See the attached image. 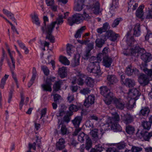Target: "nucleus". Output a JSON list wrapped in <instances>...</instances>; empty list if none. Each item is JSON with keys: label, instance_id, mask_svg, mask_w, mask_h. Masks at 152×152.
Returning <instances> with one entry per match:
<instances>
[{"label": "nucleus", "instance_id": "obj_1", "mask_svg": "<svg viewBox=\"0 0 152 152\" xmlns=\"http://www.w3.org/2000/svg\"><path fill=\"white\" fill-rule=\"evenodd\" d=\"M131 37L130 32H128L124 38V39L126 40L128 47L124 51L123 54L126 56H130L133 58L134 57L140 56L141 59L145 62L144 64L150 61L152 58L151 54L146 53L143 48L137 46V42Z\"/></svg>", "mask_w": 152, "mask_h": 152}, {"label": "nucleus", "instance_id": "obj_2", "mask_svg": "<svg viewBox=\"0 0 152 152\" xmlns=\"http://www.w3.org/2000/svg\"><path fill=\"white\" fill-rule=\"evenodd\" d=\"M69 14V12H67L64 13L63 16L59 14L56 21L53 22L48 25H47V24L49 22L48 18L46 16H43L44 24L42 26L41 30L43 34L46 35V39H48L50 42L53 43L55 41V38L51 34L54 28L56 26V29L58 30L59 25L61 24L63 22V18H66Z\"/></svg>", "mask_w": 152, "mask_h": 152}, {"label": "nucleus", "instance_id": "obj_3", "mask_svg": "<svg viewBox=\"0 0 152 152\" xmlns=\"http://www.w3.org/2000/svg\"><path fill=\"white\" fill-rule=\"evenodd\" d=\"M108 51V48L105 47L102 51V53L98 54L97 57L92 56L89 60L90 63L87 68L88 72L93 73L96 77L101 76L102 73L101 71L99 65V63L102 61V58L106 55V54Z\"/></svg>", "mask_w": 152, "mask_h": 152}, {"label": "nucleus", "instance_id": "obj_4", "mask_svg": "<svg viewBox=\"0 0 152 152\" xmlns=\"http://www.w3.org/2000/svg\"><path fill=\"white\" fill-rule=\"evenodd\" d=\"M147 64H141L140 67L144 72L148 75L143 74H141L138 77V81L140 85L143 86L147 85L150 80H152V65L151 66V69H148L147 68Z\"/></svg>", "mask_w": 152, "mask_h": 152}, {"label": "nucleus", "instance_id": "obj_5", "mask_svg": "<svg viewBox=\"0 0 152 152\" xmlns=\"http://www.w3.org/2000/svg\"><path fill=\"white\" fill-rule=\"evenodd\" d=\"M86 79L85 82L86 85L90 87H93L94 84V81L92 78L87 77L83 74L79 72L78 75L76 77H74L72 78V83L75 84L77 83L78 85L82 86L84 83V80Z\"/></svg>", "mask_w": 152, "mask_h": 152}, {"label": "nucleus", "instance_id": "obj_6", "mask_svg": "<svg viewBox=\"0 0 152 152\" xmlns=\"http://www.w3.org/2000/svg\"><path fill=\"white\" fill-rule=\"evenodd\" d=\"M140 95V92L137 89L134 88L130 90L127 93L124 94L125 99L130 104L129 107H135L136 101L139 99Z\"/></svg>", "mask_w": 152, "mask_h": 152}, {"label": "nucleus", "instance_id": "obj_7", "mask_svg": "<svg viewBox=\"0 0 152 152\" xmlns=\"http://www.w3.org/2000/svg\"><path fill=\"white\" fill-rule=\"evenodd\" d=\"M113 109L111 110L110 113L112 116L108 118V121L111 124L110 127L111 130L115 132H121L122 130V127L118 124L120 120L119 115L116 112H113L112 111Z\"/></svg>", "mask_w": 152, "mask_h": 152}, {"label": "nucleus", "instance_id": "obj_8", "mask_svg": "<svg viewBox=\"0 0 152 152\" xmlns=\"http://www.w3.org/2000/svg\"><path fill=\"white\" fill-rule=\"evenodd\" d=\"M91 18L90 16L84 12L83 15L77 13L74 14L72 18H69L68 20L70 25L72 26L75 23L79 24L82 22L83 20H88Z\"/></svg>", "mask_w": 152, "mask_h": 152}, {"label": "nucleus", "instance_id": "obj_9", "mask_svg": "<svg viewBox=\"0 0 152 152\" xmlns=\"http://www.w3.org/2000/svg\"><path fill=\"white\" fill-rule=\"evenodd\" d=\"M90 2L86 5V11L90 14L99 15L101 13L99 0H89Z\"/></svg>", "mask_w": 152, "mask_h": 152}, {"label": "nucleus", "instance_id": "obj_10", "mask_svg": "<svg viewBox=\"0 0 152 152\" xmlns=\"http://www.w3.org/2000/svg\"><path fill=\"white\" fill-rule=\"evenodd\" d=\"M100 92L104 97V101L107 104H110L112 102V100L114 97L113 93L106 86H102L100 88Z\"/></svg>", "mask_w": 152, "mask_h": 152}, {"label": "nucleus", "instance_id": "obj_11", "mask_svg": "<svg viewBox=\"0 0 152 152\" xmlns=\"http://www.w3.org/2000/svg\"><path fill=\"white\" fill-rule=\"evenodd\" d=\"M124 102L121 99H118L114 96L112 100V102H113L116 107L119 109H123L125 107L129 110L133 108V107H129V106H130V104L128 103L127 100H125L124 97Z\"/></svg>", "mask_w": 152, "mask_h": 152}, {"label": "nucleus", "instance_id": "obj_12", "mask_svg": "<svg viewBox=\"0 0 152 152\" xmlns=\"http://www.w3.org/2000/svg\"><path fill=\"white\" fill-rule=\"evenodd\" d=\"M111 118L110 117H107L103 118L104 120L103 122H101L100 124V126L101 127L100 131L102 134L100 136H102V134L104 132V131L107 130L111 129V124L108 121V118Z\"/></svg>", "mask_w": 152, "mask_h": 152}, {"label": "nucleus", "instance_id": "obj_13", "mask_svg": "<svg viewBox=\"0 0 152 152\" xmlns=\"http://www.w3.org/2000/svg\"><path fill=\"white\" fill-rule=\"evenodd\" d=\"M55 77H48L46 80L45 83L42 85V89L44 91L51 92L52 89L51 88L52 82L55 80Z\"/></svg>", "mask_w": 152, "mask_h": 152}, {"label": "nucleus", "instance_id": "obj_14", "mask_svg": "<svg viewBox=\"0 0 152 152\" xmlns=\"http://www.w3.org/2000/svg\"><path fill=\"white\" fill-rule=\"evenodd\" d=\"M137 136L140 139L145 141H148L152 136V132L148 133L144 131H142L140 134L139 132L136 134Z\"/></svg>", "mask_w": 152, "mask_h": 152}, {"label": "nucleus", "instance_id": "obj_15", "mask_svg": "<svg viewBox=\"0 0 152 152\" xmlns=\"http://www.w3.org/2000/svg\"><path fill=\"white\" fill-rule=\"evenodd\" d=\"M12 64L9 60L7 61V63L9 66L12 70H13L15 68V61L14 56H15V53L14 51H10L9 49H7Z\"/></svg>", "mask_w": 152, "mask_h": 152}, {"label": "nucleus", "instance_id": "obj_16", "mask_svg": "<svg viewBox=\"0 0 152 152\" xmlns=\"http://www.w3.org/2000/svg\"><path fill=\"white\" fill-rule=\"evenodd\" d=\"M95 99V97L93 95H90L85 99L84 103V106L87 107L90 106L94 103Z\"/></svg>", "mask_w": 152, "mask_h": 152}, {"label": "nucleus", "instance_id": "obj_17", "mask_svg": "<svg viewBox=\"0 0 152 152\" xmlns=\"http://www.w3.org/2000/svg\"><path fill=\"white\" fill-rule=\"evenodd\" d=\"M85 0H75L74 10L77 11H81L84 6Z\"/></svg>", "mask_w": 152, "mask_h": 152}, {"label": "nucleus", "instance_id": "obj_18", "mask_svg": "<svg viewBox=\"0 0 152 152\" xmlns=\"http://www.w3.org/2000/svg\"><path fill=\"white\" fill-rule=\"evenodd\" d=\"M119 37L118 34H116L112 31H109L106 33L105 38H109L110 39L113 41H115Z\"/></svg>", "mask_w": 152, "mask_h": 152}, {"label": "nucleus", "instance_id": "obj_19", "mask_svg": "<svg viewBox=\"0 0 152 152\" xmlns=\"http://www.w3.org/2000/svg\"><path fill=\"white\" fill-rule=\"evenodd\" d=\"M103 57V59L102 61L103 65L106 67H109L113 62L112 59L109 57L107 56H106Z\"/></svg>", "mask_w": 152, "mask_h": 152}, {"label": "nucleus", "instance_id": "obj_20", "mask_svg": "<svg viewBox=\"0 0 152 152\" xmlns=\"http://www.w3.org/2000/svg\"><path fill=\"white\" fill-rule=\"evenodd\" d=\"M67 68L63 66L59 68L58 73L61 78H64L67 76Z\"/></svg>", "mask_w": 152, "mask_h": 152}, {"label": "nucleus", "instance_id": "obj_21", "mask_svg": "<svg viewBox=\"0 0 152 152\" xmlns=\"http://www.w3.org/2000/svg\"><path fill=\"white\" fill-rule=\"evenodd\" d=\"M94 43H90L88 45L86 51L84 53L83 57L85 59L88 58L89 56L90 55V51L93 48Z\"/></svg>", "mask_w": 152, "mask_h": 152}, {"label": "nucleus", "instance_id": "obj_22", "mask_svg": "<svg viewBox=\"0 0 152 152\" xmlns=\"http://www.w3.org/2000/svg\"><path fill=\"white\" fill-rule=\"evenodd\" d=\"M113 0L112 5L111 6L110 8V12L112 15L111 16H113V14H114L115 9L118 7V0Z\"/></svg>", "mask_w": 152, "mask_h": 152}, {"label": "nucleus", "instance_id": "obj_23", "mask_svg": "<svg viewBox=\"0 0 152 152\" xmlns=\"http://www.w3.org/2000/svg\"><path fill=\"white\" fill-rule=\"evenodd\" d=\"M65 141L63 138L59 139L58 141L56 142V146L57 150H61L63 149L65 147Z\"/></svg>", "mask_w": 152, "mask_h": 152}, {"label": "nucleus", "instance_id": "obj_24", "mask_svg": "<svg viewBox=\"0 0 152 152\" xmlns=\"http://www.w3.org/2000/svg\"><path fill=\"white\" fill-rule=\"evenodd\" d=\"M121 119L126 124L130 123L133 121V117L130 114H126L123 115H121Z\"/></svg>", "mask_w": 152, "mask_h": 152}, {"label": "nucleus", "instance_id": "obj_25", "mask_svg": "<svg viewBox=\"0 0 152 152\" xmlns=\"http://www.w3.org/2000/svg\"><path fill=\"white\" fill-rule=\"evenodd\" d=\"M36 143L34 142L33 144L29 143L28 145L29 147V150L27 152H31L30 150L31 148H33L34 150H36V146L37 145L38 147L40 146L41 144V140L40 139H39L38 137H36Z\"/></svg>", "mask_w": 152, "mask_h": 152}, {"label": "nucleus", "instance_id": "obj_26", "mask_svg": "<svg viewBox=\"0 0 152 152\" xmlns=\"http://www.w3.org/2000/svg\"><path fill=\"white\" fill-rule=\"evenodd\" d=\"M31 16L32 22L36 25L38 26H39L40 23L38 15L35 12H34L31 15Z\"/></svg>", "mask_w": 152, "mask_h": 152}, {"label": "nucleus", "instance_id": "obj_27", "mask_svg": "<svg viewBox=\"0 0 152 152\" xmlns=\"http://www.w3.org/2000/svg\"><path fill=\"white\" fill-rule=\"evenodd\" d=\"M144 7V6L142 4L140 6L136 12V16L140 18H142L144 15L143 9Z\"/></svg>", "mask_w": 152, "mask_h": 152}, {"label": "nucleus", "instance_id": "obj_28", "mask_svg": "<svg viewBox=\"0 0 152 152\" xmlns=\"http://www.w3.org/2000/svg\"><path fill=\"white\" fill-rule=\"evenodd\" d=\"M138 4L134 0H129L128 2V7L129 9H132L134 10L138 7Z\"/></svg>", "mask_w": 152, "mask_h": 152}, {"label": "nucleus", "instance_id": "obj_29", "mask_svg": "<svg viewBox=\"0 0 152 152\" xmlns=\"http://www.w3.org/2000/svg\"><path fill=\"white\" fill-rule=\"evenodd\" d=\"M132 66L131 65L129 66L126 68L125 73L128 75H132L133 73L136 74L139 72V71L136 69H132Z\"/></svg>", "mask_w": 152, "mask_h": 152}, {"label": "nucleus", "instance_id": "obj_30", "mask_svg": "<svg viewBox=\"0 0 152 152\" xmlns=\"http://www.w3.org/2000/svg\"><path fill=\"white\" fill-rule=\"evenodd\" d=\"M3 12L7 16L9 17L12 21H14L16 25L17 24V23L16 22V19L14 17V15L12 13L5 9L3 10Z\"/></svg>", "mask_w": 152, "mask_h": 152}, {"label": "nucleus", "instance_id": "obj_31", "mask_svg": "<svg viewBox=\"0 0 152 152\" xmlns=\"http://www.w3.org/2000/svg\"><path fill=\"white\" fill-rule=\"evenodd\" d=\"M82 120L81 117L77 116L72 121V122L75 127V128H77L79 127Z\"/></svg>", "mask_w": 152, "mask_h": 152}, {"label": "nucleus", "instance_id": "obj_32", "mask_svg": "<svg viewBox=\"0 0 152 152\" xmlns=\"http://www.w3.org/2000/svg\"><path fill=\"white\" fill-rule=\"evenodd\" d=\"M80 55L79 54H76L73 59L72 61V65L73 67L77 66L80 64Z\"/></svg>", "mask_w": 152, "mask_h": 152}, {"label": "nucleus", "instance_id": "obj_33", "mask_svg": "<svg viewBox=\"0 0 152 152\" xmlns=\"http://www.w3.org/2000/svg\"><path fill=\"white\" fill-rule=\"evenodd\" d=\"M133 30L134 35L135 36L138 37L140 35L141 31L139 23H137L135 25Z\"/></svg>", "mask_w": 152, "mask_h": 152}, {"label": "nucleus", "instance_id": "obj_34", "mask_svg": "<svg viewBox=\"0 0 152 152\" xmlns=\"http://www.w3.org/2000/svg\"><path fill=\"white\" fill-rule=\"evenodd\" d=\"M98 132L97 129H95L91 130L90 132V135L93 137V139L97 140L100 138L99 137L100 134Z\"/></svg>", "mask_w": 152, "mask_h": 152}, {"label": "nucleus", "instance_id": "obj_35", "mask_svg": "<svg viewBox=\"0 0 152 152\" xmlns=\"http://www.w3.org/2000/svg\"><path fill=\"white\" fill-rule=\"evenodd\" d=\"M79 109V107L76 105L71 104L69 107V111H67L68 114L69 115H72L73 112L77 111Z\"/></svg>", "mask_w": 152, "mask_h": 152}, {"label": "nucleus", "instance_id": "obj_36", "mask_svg": "<svg viewBox=\"0 0 152 152\" xmlns=\"http://www.w3.org/2000/svg\"><path fill=\"white\" fill-rule=\"evenodd\" d=\"M107 80L108 84L109 85L113 84L118 81V80L116 77L114 75H109L107 76Z\"/></svg>", "mask_w": 152, "mask_h": 152}, {"label": "nucleus", "instance_id": "obj_37", "mask_svg": "<svg viewBox=\"0 0 152 152\" xmlns=\"http://www.w3.org/2000/svg\"><path fill=\"white\" fill-rule=\"evenodd\" d=\"M124 84L129 87H133L135 84V82L134 80L129 79H126Z\"/></svg>", "mask_w": 152, "mask_h": 152}, {"label": "nucleus", "instance_id": "obj_38", "mask_svg": "<svg viewBox=\"0 0 152 152\" xmlns=\"http://www.w3.org/2000/svg\"><path fill=\"white\" fill-rule=\"evenodd\" d=\"M66 52L68 55L71 56V54L74 52V50H75V47L72 45L69 44L67 45Z\"/></svg>", "mask_w": 152, "mask_h": 152}, {"label": "nucleus", "instance_id": "obj_39", "mask_svg": "<svg viewBox=\"0 0 152 152\" xmlns=\"http://www.w3.org/2000/svg\"><path fill=\"white\" fill-rule=\"evenodd\" d=\"M62 84V81H59L55 83L53 86V92L59 90L61 85L63 84Z\"/></svg>", "mask_w": 152, "mask_h": 152}, {"label": "nucleus", "instance_id": "obj_40", "mask_svg": "<svg viewBox=\"0 0 152 152\" xmlns=\"http://www.w3.org/2000/svg\"><path fill=\"white\" fill-rule=\"evenodd\" d=\"M59 61L64 65H68L70 64L69 61L65 57L61 56L59 58Z\"/></svg>", "mask_w": 152, "mask_h": 152}, {"label": "nucleus", "instance_id": "obj_41", "mask_svg": "<svg viewBox=\"0 0 152 152\" xmlns=\"http://www.w3.org/2000/svg\"><path fill=\"white\" fill-rule=\"evenodd\" d=\"M9 75H5V76L1 79L0 83V87L1 89H3L6 84V81L9 77Z\"/></svg>", "mask_w": 152, "mask_h": 152}, {"label": "nucleus", "instance_id": "obj_42", "mask_svg": "<svg viewBox=\"0 0 152 152\" xmlns=\"http://www.w3.org/2000/svg\"><path fill=\"white\" fill-rule=\"evenodd\" d=\"M36 69L34 67H33L32 69L33 75L28 84V86L29 87L31 86L34 82L36 77Z\"/></svg>", "mask_w": 152, "mask_h": 152}, {"label": "nucleus", "instance_id": "obj_43", "mask_svg": "<svg viewBox=\"0 0 152 152\" xmlns=\"http://www.w3.org/2000/svg\"><path fill=\"white\" fill-rule=\"evenodd\" d=\"M87 138H88V136L82 132L79 134L78 136V139L80 142H83L85 139H86Z\"/></svg>", "mask_w": 152, "mask_h": 152}, {"label": "nucleus", "instance_id": "obj_44", "mask_svg": "<svg viewBox=\"0 0 152 152\" xmlns=\"http://www.w3.org/2000/svg\"><path fill=\"white\" fill-rule=\"evenodd\" d=\"M150 110L148 107H144L142 109L139 113L140 115L147 116L148 115Z\"/></svg>", "mask_w": 152, "mask_h": 152}, {"label": "nucleus", "instance_id": "obj_45", "mask_svg": "<svg viewBox=\"0 0 152 152\" xmlns=\"http://www.w3.org/2000/svg\"><path fill=\"white\" fill-rule=\"evenodd\" d=\"M17 42L20 47L24 50V53L26 54H28L29 53V50L28 48L25 46V44L20 41H18Z\"/></svg>", "mask_w": 152, "mask_h": 152}, {"label": "nucleus", "instance_id": "obj_46", "mask_svg": "<svg viewBox=\"0 0 152 152\" xmlns=\"http://www.w3.org/2000/svg\"><path fill=\"white\" fill-rule=\"evenodd\" d=\"M86 28V27L85 26H83L81 27L80 29H78L76 32L75 35V37L77 38L79 37H80L81 34Z\"/></svg>", "mask_w": 152, "mask_h": 152}, {"label": "nucleus", "instance_id": "obj_47", "mask_svg": "<svg viewBox=\"0 0 152 152\" xmlns=\"http://www.w3.org/2000/svg\"><path fill=\"white\" fill-rule=\"evenodd\" d=\"M106 38L105 37V39H98L96 41V45L98 47L100 48L102 47L106 40Z\"/></svg>", "mask_w": 152, "mask_h": 152}, {"label": "nucleus", "instance_id": "obj_48", "mask_svg": "<svg viewBox=\"0 0 152 152\" xmlns=\"http://www.w3.org/2000/svg\"><path fill=\"white\" fill-rule=\"evenodd\" d=\"M86 139V145L85 148L87 150H89L91 147L92 142L91 139L88 137Z\"/></svg>", "mask_w": 152, "mask_h": 152}, {"label": "nucleus", "instance_id": "obj_49", "mask_svg": "<svg viewBox=\"0 0 152 152\" xmlns=\"http://www.w3.org/2000/svg\"><path fill=\"white\" fill-rule=\"evenodd\" d=\"M142 126L144 129L148 130L151 128V123L150 122L144 121L142 122Z\"/></svg>", "mask_w": 152, "mask_h": 152}, {"label": "nucleus", "instance_id": "obj_50", "mask_svg": "<svg viewBox=\"0 0 152 152\" xmlns=\"http://www.w3.org/2000/svg\"><path fill=\"white\" fill-rule=\"evenodd\" d=\"M126 132L129 134H133L135 130L134 127L130 126H126Z\"/></svg>", "mask_w": 152, "mask_h": 152}, {"label": "nucleus", "instance_id": "obj_51", "mask_svg": "<svg viewBox=\"0 0 152 152\" xmlns=\"http://www.w3.org/2000/svg\"><path fill=\"white\" fill-rule=\"evenodd\" d=\"M148 11L146 16L147 19L152 18V3L148 6Z\"/></svg>", "mask_w": 152, "mask_h": 152}, {"label": "nucleus", "instance_id": "obj_52", "mask_svg": "<svg viewBox=\"0 0 152 152\" xmlns=\"http://www.w3.org/2000/svg\"><path fill=\"white\" fill-rule=\"evenodd\" d=\"M68 133V131L66 126L64 125H62L60 130V133L62 135H65Z\"/></svg>", "mask_w": 152, "mask_h": 152}, {"label": "nucleus", "instance_id": "obj_53", "mask_svg": "<svg viewBox=\"0 0 152 152\" xmlns=\"http://www.w3.org/2000/svg\"><path fill=\"white\" fill-rule=\"evenodd\" d=\"M39 43L40 44V48H42V50H45V47L47 46L48 47L49 45V42L46 41H45L44 42H42L41 41H40Z\"/></svg>", "mask_w": 152, "mask_h": 152}, {"label": "nucleus", "instance_id": "obj_54", "mask_svg": "<svg viewBox=\"0 0 152 152\" xmlns=\"http://www.w3.org/2000/svg\"><path fill=\"white\" fill-rule=\"evenodd\" d=\"M122 19L121 18H117L114 21L112 25V26L113 27H115L119 23L120 21H122Z\"/></svg>", "mask_w": 152, "mask_h": 152}, {"label": "nucleus", "instance_id": "obj_55", "mask_svg": "<svg viewBox=\"0 0 152 152\" xmlns=\"http://www.w3.org/2000/svg\"><path fill=\"white\" fill-rule=\"evenodd\" d=\"M41 68L42 70L45 75H48L49 74L50 71L47 66H42Z\"/></svg>", "mask_w": 152, "mask_h": 152}, {"label": "nucleus", "instance_id": "obj_56", "mask_svg": "<svg viewBox=\"0 0 152 152\" xmlns=\"http://www.w3.org/2000/svg\"><path fill=\"white\" fill-rule=\"evenodd\" d=\"M117 148L120 149L124 148L125 146V144L124 142H121L119 143L116 144Z\"/></svg>", "mask_w": 152, "mask_h": 152}, {"label": "nucleus", "instance_id": "obj_57", "mask_svg": "<svg viewBox=\"0 0 152 152\" xmlns=\"http://www.w3.org/2000/svg\"><path fill=\"white\" fill-rule=\"evenodd\" d=\"M52 56H48V64H50L52 66L53 68V69H54L55 68V62L54 61L52 60L50 58H51Z\"/></svg>", "mask_w": 152, "mask_h": 152}, {"label": "nucleus", "instance_id": "obj_58", "mask_svg": "<svg viewBox=\"0 0 152 152\" xmlns=\"http://www.w3.org/2000/svg\"><path fill=\"white\" fill-rule=\"evenodd\" d=\"M142 150V148H141L135 146H133L132 148V150L133 152H140Z\"/></svg>", "mask_w": 152, "mask_h": 152}, {"label": "nucleus", "instance_id": "obj_59", "mask_svg": "<svg viewBox=\"0 0 152 152\" xmlns=\"http://www.w3.org/2000/svg\"><path fill=\"white\" fill-rule=\"evenodd\" d=\"M90 119L92 120H94L96 121H98L99 124H100L101 122H103V121L104 120L103 118H98L96 116L94 115L91 116L90 117Z\"/></svg>", "mask_w": 152, "mask_h": 152}, {"label": "nucleus", "instance_id": "obj_60", "mask_svg": "<svg viewBox=\"0 0 152 152\" xmlns=\"http://www.w3.org/2000/svg\"><path fill=\"white\" fill-rule=\"evenodd\" d=\"M90 90L88 88H83L80 90V93L84 95H86L89 93Z\"/></svg>", "mask_w": 152, "mask_h": 152}, {"label": "nucleus", "instance_id": "obj_61", "mask_svg": "<svg viewBox=\"0 0 152 152\" xmlns=\"http://www.w3.org/2000/svg\"><path fill=\"white\" fill-rule=\"evenodd\" d=\"M66 115L64 116V121L68 123L69 121L70 120V117L72 115H69L68 114L67 111L66 112Z\"/></svg>", "mask_w": 152, "mask_h": 152}, {"label": "nucleus", "instance_id": "obj_62", "mask_svg": "<svg viewBox=\"0 0 152 152\" xmlns=\"http://www.w3.org/2000/svg\"><path fill=\"white\" fill-rule=\"evenodd\" d=\"M95 148L96 149L98 152H101L104 149L100 144L96 145Z\"/></svg>", "mask_w": 152, "mask_h": 152}, {"label": "nucleus", "instance_id": "obj_63", "mask_svg": "<svg viewBox=\"0 0 152 152\" xmlns=\"http://www.w3.org/2000/svg\"><path fill=\"white\" fill-rule=\"evenodd\" d=\"M53 96L54 100L55 102H57L59 100L61 99V96L58 94H55L54 95L52 94L51 96Z\"/></svg>", "mask_w": 152, "mask_h": 152}, {"label": "nucleus", "instance_id": "obj_64", "mask_svg": "<svg viewBox=\"0 0 152 152\" xmlns=\"http://www.w3.org/2000/svg\"><path fill=\"white\" fill-rule=\"evenodd\" d=\"M152 37V34L150 31L147 30V33L145 37V39L146 41H148L149 38Z\"/></svg>", "mask_w": 152, "mask_h": 152}]
</instances>
